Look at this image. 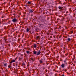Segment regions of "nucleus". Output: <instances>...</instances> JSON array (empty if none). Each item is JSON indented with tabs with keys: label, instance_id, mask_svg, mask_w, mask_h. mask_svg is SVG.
I'll return each mask as SVG.
<instances>
[{
	"label": "nucleus",
	"instance_id": "6",
	"mask_svg": "<svg viewBox=\"0 0 76 76\" xmlns=\"http://www.w3.org/2000/svg\"><path fill=\"white\" fill-rule=\"evenodd\" d=\"M61 66L62 67V68L64 67V64H62L61 65Z\"/></svg>",
	"mask_w": 76,
	"mask_h": 76
},
{
	"label": "nucleus",
	"instance_id": "18",
	"mask_svg": "<svg viewBox=\"0 0 76 76\" xmlns=\"http://www.w3.org/2000/svg\"><path fill=\"white\" fill-rule=\"evenodd\" d=\"M22 64L23 66L25 65V63H24V62H23V63H22Z\"/></svg>",
	"mask_w": 76,
	"mask_h": 76
},
{
	"label": "nucleus",
	"instance_id": "11",
	"mask_svg": "<svg viewBox=\"0 0 76 76\" xmlns=\"http://www.w3.org/2000/svg\"><path fill=\"white\" fill-rule=\"evenodd\" d=\"M36 31H38V30H39V28H37L35 29Z\"/></svg>",
	"mask_w": 76,
	"mask_h": 76
},
{
	"label": "nucleus",
	"instance_id": "17",
	"mask_svg": "<svg viewBox=\"0 0 76 76\" xmlns=\"http://www.w3.org/2000/svg\"><path fill=\"white\" fill-rule=\"evenodd\" d=\"M26 52L27 54H28L29 53V51H27Z\"/></svg>",
	"mask_w": 76,
	"mask_h": 76
},
{
	"label": "nucleus",
	"instance_id": "20",
	"mask_svg": "<svg viewBox=\"0 0 76 76\" xmlns=\"http://www.w3.org/2000/svg\"><path fill=\"white\" fill-rule=\"evenodd\" d=\"M31 60H32V61H34V59L31 58Z\"/></svg>",
	"mask_w": 76,
	"mask_h": 76
},
{
	"label": "nucleus",
	"instance_id": "30",
	"mask_svg": "<svg viewBox=\"0 0 76 76\" xmlns=\"http://www.w3.org/2000/svg\"><path fill=\"white\" fill-rule=\"evenodd\" d=\"M2 70H3V69H2Z\"/></svg>",
	"mask_w": 76,
	"mask_h": 76
},
{
	"label": "nucleus",
	"instance_id": "24",
	"mask_svg": "<svg viewBox=\"0 0 76 76\" xmlns=\"http://www.w3.org/2000/svg\"><path fill=\"white\" fill-rule=\"evenodd\" d=\"M20 58H19V60H20Z\"/></svg>",
	"mask_w": 76,
	"mask_h": 76
},
{
	"label": "nucleus",
	"instance_id": "2",
	"mask_svg": "<svg viewBox=\"0 0 76 76\" xmlns=\"http://www.w3.org/2000/svg\"><path fill=\"white\" fill-rule=\"evenodd\" d=\"M29 13H32L33 12V11H34V10H29Z\"/></svg>",
	"mask_w": 76,
	"mask_h": 76
},
{
	"label": "nucleus",
	"instance_id": "28",
	"mask_svg": "<svg viewBox=\"0 0 76 76\" xmlns=\"http://www.w3.org/2000/svg\"><path fill=\"white\" fill-rule=\"evenodd\" d=\"M60 69H61V68H60Z\"/></svg>",
	"mask_w": 76,
	"mask_h": 76
},
{
	"label": "nucleus",
	"instance_id": "15",
	"mask_svg": "<svg viewBox=\"0 0 76 76\" xmlns=\"http://www.w3.org/2000/svg\"><path fill=\"white\" fill-rule=\"evenodd\" d=\"M67 41H70V38H68Z\"/></svg>",
	"mask_w": 76,
	"mask_h": 76
},
{
	"label": "nucleus",
	"instance_id": "21",
	"mask_svg": "<svg viewBox=\"0 0 76 76\" xmlns=\"http://www.w3.org/2000/svg\"><path fill=\"white\" fill-rule=\"evenodd\" d=\"M25 6H26V7H27V5H26Z\"/></svg>",
	"mask_w": 76,
	"mask_h": 76
},
{
	"label": "nucleus",
	"instance_id": "27",
	"mask_svg": "<svg viewBox=\"0 0 76 76\" xmlns=\"http://www.w3.org/2000/svg\"><path fill=\"white\" fill-rule=\"evenodd\" d=\"M67 13V12H66V13Z\"/></svg>",
	"mask_w": 76,
	"mask_h": 76
},
{
	"label": "nucleus",
	"instance_id": "1",
	"mask_svg": "<svg viewBox=\"0 0 76 76\" xmlns=\"http://www.w3.org/2000/svg\"><path fill=\"white\" fill-rule=\"evenodd\" d=\"M12 21L13 22H16V21H18V19H17L16 18H14L12 20Z\"/></svg>",
	"mask_w": 76,
	"mask_h": 76
},
{
	"label": "nucleus",
	"instance_id": "16",
	"mask_svg": "<svg viewBox=\"0 0 76 76\" xmlns=\"http://www.w3.org/2000/svg\"><path fill=\"white\" fill-rule=\"evenodd\" d=\"M66 60H65L64 61V63H65V64H67V63L66 62Z\"/></svg>",
	"mask_w": 76,
	"mask_h": 76
},
{
	"label": "nucleus",
	"instance_id": "12",
	"mask_svg": "<svg viewBox=\"0 0 76 76\" xmlns=\"http://www.w3.org/2000/svg\"><path fill=\"white\" fill-rule=\"evenodd\" d=\"M4 65L5 67H6L7 66V64H4Z\"/></svg>",
	"mask_w": 76,
	"mask_h": 76
},
{
	"label": "nucleus",
	"instance_id": "7",
	"mask_svg": "<svg viewBox=\"0 0 76 76\" xmlns=\"http://www.w3.org/2000/svg\"><path fill=\"white\" fill-rule=\"evenodd\" d=\"M58 9H61V10L63 9V7L59 6L58 7Z\"/></svg>",
	"mask_w": 76,
	"mask_h": 76
},
{
	"label": "nucleus",
	"instance_id": "22",
	"mask_svg": "<svg viewBox=\"0 0 76 76\" xmlns=\"http://www.w3.org/2000/svg\"><path fill=\"white\" fill-rule=\"evenodd\" d=\"M73 32V31H71V33H72H72Z\"/></svg>",
	"mask_w": 76,
	"mask_h": 76
},
{
	"label": "nucleus",
	"instance_id": "10",
	"mask_svg": "<svg viewBox=\"0 0 76 76\" xmlns=\"http://www.w3.org/2000/svg\"><path fill=\"white\" fill-rule=\"evenodd\" d=\"M37 52L36 51H34V54H37Z\"/></svg>",
	"mask_w": 76,
	"mask_h": 76
},
{
	"label": "nucleus",
	"instance_id": "8",
	"mask_svg": "<svg viewBox=\"0 0 76 76\" xmlns=\"http://www.w3.org/2000/svg\"><path fill=\"white\" fill-rule=\"evenodd\" d=\"M34 48H36V47H37V45H36V44H34Z\"/></svg>",
	"mask_w": 76,
	"mask_h": 76
},
{
	"label": "nucleus",
	"instance_id": "25",
	"mask_svg": "<svg viewBox=\"0 0 76 76\" xmlns=\"http://www.w3.org/2000/svg\"><path fill=\"white\" fill-rule=\"evenodd\" d=\"M65 13V11L64 12V13Z\"/></svg>",
	"mask_w": 76,
	"mask_h": 76
},
{
	"label": "nucleus",
	"instance_id": "26",
	"mask_svg": "<svg viewBox=\"0 0 76 76\" xmlns=\"http://www.w3.org/2000/svg\"><path fill=\"white\" fill-rule=\"evenodd\" d=\"M59 38H61V37H60Z\"/></svg>",
	"mask_w": 76,
	"mask_h": 76
},
{
	"label": "nucleus",
	"instance_id": "9",
	"mask_svg": "<svg viewBox=\"0 0 76 76\" xmlns=\"http://www.w3.org/2000/svg\"><path fill=\"white\" fill-rule=\"evenodd\" d=\"M12 64H10L8 66L9 68H10L11 67Z\"/></svg>",
	"mask_w": 76,
	"mask_h": 76
},
{
	"label": "nucleus",
	"instance_id": "3",
	"mask_svg": "<svg viewBox=\"0 0 76 76\" xmlns=\"http://www.w3.org/2000/svg\"><path fill=\"white\" fill-rule=\"evenodd\" d=\"M37 56L39 55L40 54V50H39V52H37Z\"/></svg>",
	"mask_w": 76,
	"mask_h": 76
},
{
	"label": "nucleus",
	"instance_id": "4",
	"mask_svg": "<svg viewBox=\"0 0 76 76\" xmlns=\"http://www.w3.org/2000/svg\"><path fill=\"white\" fill-rule=\"evenodd\" d=\"M40 38V37L39 36H37L36 37V38L37 39H39Z\"/></svg>",
	"mask_w": 76,
	"mask_h": 76
},
{
	"label": "nucleus",
	"instance_id": "13",
	"mask_svg": "<svg viewBox=\"0 0 76 76\" xmlns=\"http://www.w3.org/2000/svg\"><path fill=\"white\" fill-rule=\"evenodd\" d=\"M27 30V32H29V28H27L26 29Z\"/></svg>",
	"mask_w": 76,
	"mask_h": 76
},
{
	"label": "nucleus",
	"instance_id": "23",
	"mask_svg": "<svg viewBox=\"0 0 76 76\" xmlns=\"http://www.w3.org/2000/svg\"><path fill=\"white\" fill-rule=\"evenodd\" d=\"M7 69H6V72H7Z\"/></svg>",
	"mask_w": 76,
	"mask_h": 76
},
{
	"label": "nucleus",
	"instance_id": "14",
	"mask_svg": "<svg viewBox=\"0 0 76 76\" xmlns=\"http://www.w3.org/2000/svg\"><path fill=\"white\" fill-rule=\"evenodd\" d=\"M31 1H28V4H31Z\"/></svg>",
	"mask_w": 76,
	"mask_h": 76
},
{
	"label": "nucleus",
	"instance_id": "5",
	"mask_svg": "<svg viewBox=\"0 0 76 76\" xmlns=\"http://www.w3.org/2000/svg\"><path fill=\"white\" fill-rule=\"evenodd\" d=\"M14 62H15V60H13L12 61H11L10 63H14Z\"/></svg>",
	"mask_w": 76,
	"mask_h": 76
},
{
	"label": "nucleus",
	"instance_id": "29",
	"mask_svg": "<svg viewBox=\"0 0 76 76\" xmlns=\"http://www.w3.org/2000/svg\"><path fill=\"white\" fill-rule=\"evenodd\" d=\"M42 44V43H41V44Z\"/></svg>",
	"mask_w": 76,
	"mask_h": 76
},
{
	"label": "nucleus",
	"instance_id": "19",
	"mask_svg": "<svg viewBox=\"0 0 76 76\" xmlns=\"http://www.w3.org/2000/svg\"><path fill=\"white\" fill-rule=\"evenodd\" d=\"M39 62L40 63H42V61H41V60Z\"/></svg>",
	"mask_w": 76,
	"mask_h": 76
}]
</instances>
